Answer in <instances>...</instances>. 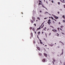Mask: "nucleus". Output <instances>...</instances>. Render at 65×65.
I'll use <instances>...</instances> for the list:
<instances>
[{
  "mask_svg": "<svg viewBox=\"0 0 65 65\" xmlns=\"http://www.w3.org/2000/svg\"><path fill=\"white\" fill-rule=\"evenodd\" d=\"M43 29L44 30H45V31H46V29H45V28H44Z\"/></svg>",
  "mask_w": 65,
  "mask_h": 65,
  "instance_id": "obj_37",
  "label": "nucleus"
},
{
  "mask_svg": "<svg viewBox=\"0 0 65 65\" xmlns=\"http://www.w3.org/2000/svg\"><path fill=\"white\" fill-rule=\"evenodd\" d=\"M39 55H40V56H42V54H41L40 53H39Z\"/></svg>",
  "mask_w": 65,
  "mask_h": 65,
  "instance_id": "obj_11",
  "label": "nucleus"
},
{
  "mask_svg": "<svg viewBox=\"0 0 65 65\" xmlns=\"http://www.w3.org/2000/svg\"><path fill=\"white\" fill-rule=\"evenodd\" d=\"M39 28L40 29H41V27L40 26V27H39Z\"/></svg>",
  "mask_w": 65,
  "mask_h": 65,
  "instance_id": "obj_38",
  "label": "nucleus"
},
{
  "mask_svg": "<svg viewBox=\"0 0 65 65\" xmlns=\"http://www.w3.org/2000/svg\"><path fill=\"white\" fill-rule=\"evenodd\" d=\"M31 37L32 38V32H31Z\"/></svg>",
  "mask_w": 65,
  "mask_h": 65,
  "instance_id": "obj_13",
  "label": "nucleus"
},
{
  "mask_svg": "<svg viewBox=\"0 0 65 65\" xmlns=\"http://www.w3.org/2000/svg\"><path fill=\"white\" fill-rule=\"evenodd\" d=\"M53 60L54 61V62H55L56 60L55 59H53Z\"/></svg>",
  "mask_w": 65,
  "mask_h": 65,
  "instance_id": "obj_9",
  "label": "nucleus"
},
{
  "mask_svg": "<svg viewBox=\"0 0 65 65\" xmlns=\"http://www.w3.org/2000/svg\"><path fill=\"white\" fill-rule=\"evenodd\" d=\"M52 30L54 32H55V31L53 29H52Z\"/></svg>",
  "mask_w": 65,
  "mask_h": 65,
  "instance_id": "obj_22",
  "label": "nucleus"
},
{
  "mask_svg": "<svg viewBox=\"0 0 65 65\" xmlns=\"http://www.w3.org/2000/svg\"><path fill=\"white\" fill-rule=\"evenodd\" d=\"M49 23H51V22H50V21H48V22Z\"/></svg>",
  "mask_w": 65,
  "mask_h": 65,
  "instance_id": "obj_43",
  "label": "nucleus"
},
{
  "mask_svg": "<svg viewBox=\"0 0 65 65\" xmlns=\"http://www.w3.org/2000/svg\"><path fill=\"white\" fill-rule=\"evenodd\" d=\"M60 43H62V42H61V41H59V43H60Z\"/></svg>",
  "mask_w": 65,
  "mask_h": 65,
  "instance_id": "obj_50",
  "label": "nucleus"
},
{
  "mask_svg": "<svg viewBox=\"0 0 65 65\" xmlns=\"http://www.w3.org/2000/svg\"><path fill=\"white\" fill-rule=\"evenodd\" d=\"M46 8V9H47V10H48V9H47V8Z\"/></svg>",
  "mask_w": 65,
  "mask_h": 65,
  "instance_id": "obj_61",
  "label": "nucleus"
},
{
  "mask_svg": "<svg viewBox=\"0 0 65 65\" xmlns=\"http://www.w3.org/2000/svg\"><path fill=\"white\" fill-rule=\"evenodd\" d=\"M54 30H55V32H57V30H55V29H54Z\"/></svg>",
  "mask_w": 65,
  "mask_h": 65,
  "instance_id": "obj_27",
  "label": "nucleus"
},
{
  "mask_svg": "<svg viewBox=\"0 0 65 65\" xmlns=\"http://www.w3.org/2000/svg\"><path fill=\"white\" fill-rule=\"evenodd\" d=\"M30 22L31 23H34V21L32 20H30Z\"/></svg>",
  "mask_w": 65,
  "mask_h": 65,
  "instance_id": "obj_7",
  "label": "nucleus"
},
{
  "mask_svg": "<svg viewBox=\"0 0 65 65\" xmlns=\"http://www.w3.org/2000/svg\"><path fill=\"white\" fill-rule=\"evenodd\" d=\"M45 46H47V45H45Z\"/></svg>",
  "mask_w": 65,
  "mask_h": 65,
  "instance_id": "obj_62",
  "label": "nucleus"
},
{
  "mask_svg": "<svg viewBox=\"0 0 65 65\" xmlns=\"http://www.w3.org/2000/svg\"><path fill=\"white\" fill-rule=\"evenodd\" d=\"M39 4L38 5L39 6V5H41L42 4H41L40 3H39Z\"/></svg>",
  "mask_w": 65,
  "mask_h": 65,
  "instance_id": "obj_17",
  "label": "nucleus"
},
{
  "mask_svg": "<svg viewBox=\"0 0 65 65\" xmlns=\"http://www.w3.org/2000/svg\"><path fill=\"white\" fill-rule=\"evenodd\" d=\"M61 2H62V3H65V2L64 1V0H63V1H61Z\"/></svg>",
  "mask_w": 65,
  "mask_h": 65,
  "instance_id": "obj_5",
  "label": "nucleus"
},
{
  "mask_svg": "<svg viewBox=\"0 0 65 65\" xmlns=\"http://www.w3.org/2000/svg\"><path fill=\"white\" fill-rule=\"evenodd\" d=\"M59 24H60V22H59Z\"/></svg>",
  "mask_w": 65,
  "mask_h": 65,
  "instance_id": "obj_57",
  "label": "nucleus"
},
{
  "mask_svg": "<svg viewBox=\"0 0 65 65\" xmlns=\"http://www.w3.org/2000/svg\"><path fill=\"white\" fill-rule=\"evenodd\" d=\"M34 25H35V26H36V24H34Z\"/></svg>",
  "mask_w": 65,
  "mask_h": 65,
  "instance_id": "obj_30",
  "label": "nucleus"
},
{
  "mask_svg": "<svg viewBox=\"0 0 65 65\" xmlns=\"http://www.w3.org/2000/svg\"><path fill=\"white\" fill-rule=\"evenodd\" d=\"M42 61H43V62H44L45 61V59H43Z\"/></svg>",
  "mask_w": 65,
  "mask_h": 65,
  "instance_id": "obj_8",
  "label": "nucleus"
},
{
  "mask_svg": "<svg viewBox=\"0 0 65 65\" xmlns=\"http://www.w3.org/2000/svg\"><path fill=\"white\" fill-rule=\"evenodd\" d=\"M48 22L51 21V20L50 19H49L48 21Z\"/></svg>",
  "mask_w": 65,
  "mask_h": 65,
  "instance_id": "obj_26",
  "label": "nucleus"
},
{
  "mask_svg": "<svg viewBox=\"0 0 65 65\" xmlns=\"http://www.w3.org/2000/svg\"><path fill=\"white\" fill-rule=\"evenodd\" d=\"M37 38L38 39H39V38L38 37V35H37Z\"/></svg>",
  "mask_w": 65,
  "mask_h": 65,
  "instance_id": "obj_35",
  "label": "nucleus"
},
{
  "mask_svg": "<svg viewBox=\"0 0 65 65\" xmlns=\"http://www.w3.org/2000/svg\"><path fill=\"white\" fill-rule=\"evenodd\" d=\"M44 23L43 22V23H42V24L41 25V26H42V25L43 24V23Z\"/></svg>",
  "mask_w": 65,
  "mask_h": 65,
  "instance_id": "obj_28",
  "label": "nucleus"
},
{
  "mask_svg": "<svg viewBox=\"0 0 65 65\" xmlns=\"http://www.w3.org/2000/svg\"><path fill=\"white\" fill-rule=\"evenodd\" d=\"M41 2H42V1H39V2H40V3H41Z\"/></svg>",
  "mask_w": 65,
  "mask_h": 65,
  "instance_id": "obj_44",
  "label": "nucleus"
},
{
  "mask_svg": "<svg viewBox=\"0 0 65 65\" xmlns=\"http://www.w3.org/2000/svg\"><path fill=\"white\" fill-rule=\"evenodd\" d=\"M62 43L63 45H64V44L63 43Z\"/></svg>",
  "mask_w": 65,
  "mask_h": 65,
  "instance_id": "obj_34",
  "label": "nucleus"
},
{
  "mask_svg": "<svg viewBox=\"0 0 65 65\" xmlns=\"http://www.w3.org/2000/svg\"><path fill=\"white\" fill-rule=\"evenodd\" d=\"M46 3H47V4H48V2L47 1H46Z\"/></svg>",
  "mask_w": 65,
  "mask_h": 65,
  "instance_id": "obj_54",
  "label": "nucleus"
},
{
  "mask_svg": "<svg viewBox=\"0 0 65 65\" xmlns=\"http://www.w3.org/2000/svg\"><path fill=\"white\" fill-rule=\"evenodd\" d=\"M43 31H42V34H43Z\"/></svg>",
  "mask_w": 65,
  "mask_h": 65,
  "instance_id": "obj_51",
  "label": "nucleus"
},
{
  "mask_svg": "<svg viewBox=\"0 0 65 65\" xmlns=\"http://www.w3.org/2000/svg\"><path fill=\"white\" fill-rule=\"evenodd\" d=\"M53 15L54 16V17L56 19H58V17H56V16L55 15Z\"/></svg>",
  "mask_w": 65,
  "mask_h": 65,
  "instance_id": "obj_1",
  "label": "nucleus"
},
{
  "mask_svg": "<svg viewBox=\"0 0 65 65\" xmlns=\"http://www.w3.org/2000/svg\"><path fill=\"white\" fill-rule=\"evenodd\" d=\"M51 2H52V3H54V1H51Z\"/></svg>",
  "mask_w": 65,
  "mask_h": 65,
  "instance_id": "obj_31",
  "label": "nucleus"
},
{
  "mask_svg": "<svg viewBox=\"0 0 65 65\" xmlns=\"http://www.w3.org/2000/svg\"><path fill=\"white\" fill-rule=\"evenodd\" d=\"M30 30H31L32 29V27H30Z\"/></svg>",
  "mask_w": 65,
  "mask_h": 65,
  "instance_id": "obj_23",
  "label": "nucleus"
},
{
  "mask_svg": "<svg viewBox=\"0 0 65 65\" xmlns=\"http://www.w3.org/2000/svg\"><path fill=\"white\" fill-rule=\"evenodd\" d=\"M58 30H59V28H58Z\"/></svg>",
  "mask_w": 65,
  "mask_h": 65,
  "instance_id": "obj_52",
  "label": "nucleus"
},
{
  "mask_svg": "<svg viewBox=\"0 0 65 65\" xmlns=\"http://www.w3.org/2000/svg\"><path fill=\"white\" fill-rule=\"evenodd\" d=\"M58 14H59V12H58Z\"/></svg>",
  "mask_w": 65,
  "mask_h": 65,
  "instance_id": "obj_39",
  "label": "nucleus"
},
{
  "mask_svg": "<svg viewBox=\"0 0 65 65\" xmlns=\"http://www.w3.org/2000/svg\"><path fill=\"white\" fill-rule=\"evenodd\" d=\"M60 1L61 2V1H62L61 0H60Z\"/></svg>",
  "mask_w": 65,
  "mask_h": 65,
  "instance_id": "obj_64",
  "label": "nucleus"
},
{
  "mask_svg": "<svg viewBox=\"0 0 65 65\" xmlns=\"http://www.w3.org/2000/svg\"><path fill=\"white\" fill-rule=\"evenodd\" d=\"M44 56H45V57H47V54H45V53H44Z\"/></svg>",
  "mask_w": 65,
  "mask_h": 65,
  "instance_id": "obj_3",
  "label": "nucleus"
},
{
  "mask_svg": "<svg viewBox=\"0 0 65 65\" xmlns=\"http://www.w3.org/2000/svg\"><path fill=\"white\" fill-rule=\"evenodd\" d=\"M40 42H42V40H40Z\"/></svg>",
  "mask_w": 65,
  "mask_h": 65,
  "instance_id": "obj_36",
  "label": "nucleus"
},
{
  "mask_svg": "<svg viewBox=\"0 0 65 65\" xmlns=\"http://www.w3.org/2000/svg\"><path fill=\"white\" fill-rule=\"evenodd\" d=\"M63 49L62 50V54H61V55H63Z\"/></svg>",
  "mask_w": 65,
  "mask_h": 65,
  "instance_id": "obj_6",
  "label": "nucleus"
},
{
  "mask_svg": "<svg viewBox=\"0 0 65 65\" xmlns=\"http://www.w3.org/2000/svg\"><path fill=\"white\" fill-rule=\"evenodd\" d=\"M61 33H62V34H63V35H64V33H63V32H61Z\"/></svg>",
  "mask_w": 65,
  "mask_h": 65,
  "instance_id": "obj_45",
  "label": "nucleus"
},
{
  "mask_svg": "<svg viewBox=\"0 0 65 65\" xmlns=\"http://www.w3.org/2000/svg\"><path fill=\"white\" fill-rule=\"evenodd\" d=\"M51 46H53L52 45H51Z\"/></svg>",
  "mask_w": 65,
  "mask_h": 65,
  "instance_id": "obj_59",
  "label": "nucleus"
},
{
  "mask_svg": "<svg viewBox=\"0 0 65 65\" xmlns=\"http://www.w3.org/2000/svg\"><path fill=\"white\" fill-rule=\"evenodd\" d=\"M47 23L49 25H50V23L49 22H47Z\"/></svg>",
  "mask_w": 65,
  "mask_h": 65,
  "instance_id": "obj_20",
  "label": "nucleus"
},
{
  "mask_svg": "<svg viewBox=\"0 0 65 65\" xmlns=\"http://www.w3.org/2000/svg\"><path fill=\"white\" fill-rule=\"evenodd\" d=\"M32 30L34 31H35V28H33L32 29Z\"/></svg>",
  "mask_w": 65,
  "mask_h": 65,
  "instance_id": "obj_10",
  "label": "nucleus"
},
{
  "mask_svg": "<svg viewBox=\"0 0 65 65\" xmlns=\"http://www.w3.org/2000/svg\"><path fill=\"white\" fill-rule=\"evenodd\" d=\"M40 31H39V32H38V34H40Z\"/></svg>",
  "mask_w": 65,
  "mask_h": 65,
  "instance_id": "obj_24",
  "label": "nucleus"
},
{
  "mask_svg": "<svg viewBox=\"0 0 65 65\" xmlns=\"http://www.w3.org/2000/svg\"><path fill=\"white\" fill-rule=\"evenodd\" d=\"M42 12V11L41 10H40V13L41 12Z\"/></svg>",
  "mask_w": 65,
  "mask_h": 65,
  "instance_id": "obj_42",
  "label": "nucleus"
},
{
  "mask_svg": "<svg viewBox=\"0 0 65 65\" xmlns=\"http://www.w3.org/2000/svg\"><path fill=\"white\" fill-rule=\"evenodd\" d=\"M45 29H46V27H45Z\"/></svg>",
  "mask_w": 65,
  "mask_h": 65,
  "instance_id": "obj_60",
  "label": "nucleus"
},
{
  "mask_svg": "<svg viewBox=\"0 0 65 65\" xmlns=\"http://www.w3.org/2000/svg\"><path fill=\"white\" fill-rule=\"evenodd\" d=\"M64 16V15H63V18H65V16Z\"/></svg>",
  "mask_w": 65,
  "mask_h": 65,
  "instance_id": "obj_29",
  "label": "nucleus"
},
{
  "mask_svg": "<svg viewBox=\"0 0 65 65\" xmlns=\"http://www.w3.org/2000/svg\"><path fill=\"white\" fill-rule=\"evenodd\" d=\"M40 43L41 44H43V43L42 42H40Z\"/></svg>",
  "mask_w": 65,
  "mask_h": 65,
  "instance_id": "obj_16",
  "label": "nucleus"
},
{
  "mask_svg": "<svg viewBox=\"0 0 65 65\" xmlns=\"http://www.w3.org/2000/svg\"><path fill=\"white\" fill-rule=\"evenodd\" d=\"M56 35L57 36H59V34H58V33H57Z\"/></svg>",
  "mask_w": 65,
  "mask_h": 65,
  "instance_id": "obj_14",
  "label": "nucleus"
},
{
  "mask_svg": "<svg viewBox=\"0 0 65 65\" xmlns=\"http://www.w3.org/2000/svg\"><path fill=\"white\" fill-rule=\"evenodd\" d=\"M52 63H53L54 65V61H52Z\"/></svg>",
  "mask_w": 65,
  "mask_h": 65,
  "instance_id": "obj_25",
  "label": "nucleus"
},
{
  "mask_svg": "<svg viewBox=\"0 0 65 65\" xmlns=\"http://www.w3.org/2000/svg\"><path fill=\"white\" fill-rule=\"evenodd\" d=\"M63 6H64V8H65V5H63Z\"/></svg>",
  "mask_w": 65,
  "mask_h": 65,
  "instance_id": "obj_32",
  "label": "nucleus"
},
{
  "mask_svg": "<svg viewBox=\"0 0 65 65\" xmlns=\"http://www.w3.org/2000/svg\"><path fill=\"white\" fill-rule=\"evenodd\" d=\"M51 34V33H50L49 35H50Z\"/></svg>",
  "mask_w": 65,
  "mask_h": 65,
  "instance_id": "obj_53",
  "label": "nucleus"
},
{
  "mask_svg": "<svg viewBox=\"0 0 65 65\" xmlns=\"http://www.w3.org/2000/svg\"><path fill=\"white\" fill-rule=\"evenodd\" d=\"M60 47L59 46H58L57 47H58V48H59Z\"/></svg>",
  "mask_w": 65,
  "mask_h": 65,
  "instance_id": "obj_63",
  "label": "nucleus"
},
{
  "mask_svg": "<svg viewBox=\"0 0 65 65\" xmlns=\"http://www.w3.org/2000/svg\"><path fill=\"white\" fill-rule=\"evenodd\" d=\"M54 21H56V20L55 19H54Z\"/></svg>",
  "mask_w": 65,
  "mask_h": 65,
  "instance_id": "obj_47",
  "label": "nucleus"
},
{
  "mask_svg": "<svg viewBox=\"0 0 65 65\" xmlns=\"http://www.w3.org/2000/svg\"><path fill=\"white\" fill-rule=\"evenodd\" d=\"M63 22H65V21L64 20H63Z\"/></svg>",
  "mask_w": 65,
  "mask_h": 65,
  "instance_id": "obj_41",
  "label": "nucleus"
},
{
  "mask_svg": "<svg viewBox=\"0 0 65 65\" xmlns=\"http://www.w3.org/2000/svg\"><path fill=\"white\" fill-rule=\"evenodd\" d=\"M58 5H60V3L59 2H58Z\"/></svg>",
  "mask_w": 65,
  "mask_h": 65,
  "instance_id": "obj_18",
  "label": "nucleus"
},
{
  "mask_svg": "<svg viewBox=\"0 0 65 65\" xmlns=\"http://www.w3.org/2000/svg\"><path fill=\"white\" fill-rule=\"evenodd\" d=\"M51 19H53V20H54V18H53L52 17H51Z\"/></svg>",
  "mask_w": 65,
  "mask_h": 65,
  "instance_id": "obj_21",
  "label": "nucleus"
},
{
  "mask_svg": "<svg viewBox=\"0 0 65 65\" xmlns=\"http://www.w3.org/2000/svg\"><path fill=\"white\" fill-rule=\"evenodd\" d=\"M45 35H46V37H47V34H45Z\"/></svg>",
  "mask_w": 65,
  "mask_h": 65,
  "instance_id": "obj_48",
  "label": "nucleus"
},
{
  "mask_svg": "<svg viewBox=\"0 0 65 65\" xmlns=\"http://www.w3.org/2000/svg\"><path fill=\"white\" fill-rule=\"evenodd\" d=\"M44 26V25H42V26H41V28H42Z\"/></svg>",
  "mask_w": 65,
  "mask_h": 65,
  "instance_id": "obj_12",
  "label": "nucleus"
},
{
  "mask_svg": "<svg viewBox=\"0 0 65 65\" xmlns=\"http://www.w3.org/2000/svg\"><path fill=\"white\" fill-rule=\"evenodd\" d=\"M35 34H36V32L35 31Z\"/></svg>",
  "mask_w": 65,
  "mask_h": 65,
  "instance_id": "obj_56",
  "label": "nucleus"
},
{
  "mask_svg": "<svg viewBox=\"0 0 65 65\" xmlns=\"http://www.w3.org/2000/svg\"><path fill=\"white\" fill-rule=\"evenodd\" d=\"M47 19V18H44V19Z\"/></svg>",
  "mask_w": 65,
  "mask_h": 65,
  "instance_id": "obj_33",
  "label": "nucleus"
},
{
  "mask_svg": "<svg viewBox=\"0 0 65 65\" xmlns=\"http://www.w3.org/2000/svg\"><path fill=\"white\" fill-rule=\"evenodd\" d=\"M37 49L38 50H39V51H40V48L39 47H37Z\"/></svg>",
  "mask_w": 65,
  "mask_h": 65,
  "instance_id": "obj_4",
  "label": "nucleus"
},
{
  "mask_svg": "<svg viewBox=\"0 0 65 65\" xmlns=\"http://www.w3.org/2000/svg\"><path fill=\"white\" fill-rule=\"evenodd\" d=\"M35 41H34V43L35 44Z\"/></svg>",
  "mask_w": 65,
  "mask_h": 65,
  "instance_id": "obj_49",
  "label": "nucleus"
},
{
  "mask_svg": "<svg viewBox=\"0 0 65 65\" xmlns=\"http://www.w3.org/2000/svg\"><path fill=\"white\" fill-rule=\"evenodd\" d=\"M40 29L39 28H37V30H36L37 31V30H39V29Z\"/></svg>",
  "mask_w": 65,
  "mask_h": 65,
  "instance_id": "obj_19",
  "label": "nucleus"
},
{
  "mask_svg": "<svg viewBox=\"0 0 65 65\" xmlns=\"http://www.w3.org/2000/svg\"><path fill=\"white\" fill-rule=\"evenodd\" d=\"M22 13V14H23V12H22V13Z\"/></svg>",
  "mask_w": 65,
  "mask_h": 65,
  "instance_id": "obj_58",
  "label": "nucleus"
},
{
  "mask_svg": "<svg viewBox=\"0 0 65 65\" xmlns=\"http://www.w3.org/2000/svg\"><path fill=\"white\" fill-rule=\"evenodd\" d=\"M60 29L62 31V30L60 28Z\"/></svg>",
  "mask_w": 65,
  "mask_h": 65,
  "instance_id": "obj_46",
  "label": "nucleus"
},
{
  "mask_svg": "<svg viewBox=\"0 0 65 65\" xmlns=\"http://www.w3.org/2000/svg\"><path fill=\"white\" fill-rule=\"evenodd\" d=\"M52 45L54 46V44H52V45Z\"/></svg>",
  "mask_w": 65,
  "mask_h": 65,
  "instance_id": "obj_55",
  "label": "nucleus"
},
{
  "mask_svg": "<svg viewBox=\"0 0 65 65\" xmlns=\"http://www.w3.org/2000/svg\"><path fill=\"white\" fill-rule=\"evenodd\" d=\"M53 22L54 24V23H55V22H54V21H53Z\"/></svg>",
  "mask_w": 65,
  "mask_h": 65,
  "instance_id": "obj_40",
  "label": "nucleus"
},
{
  "mask_svg": "<svg viewBox=\"0 0 65 65\" xmlns=\"http://www.w3.org/2000/svg\"><path fill=\"white\" fill-rule=\"evenodd\" d=\"M37 19L38 20H40V19L39 17H37Z\"/></svg>",
  "mask_w": 65,
  "mask_h": 65,
  "instance_id": "obj_15",
  "label": "nucleus"
},
{
  "mask_svg": "<svg viewBox=\"0 0 65 65\" xmlns=\"http://www.w3.org/2000/svg\"><path fill=\"white\" fill-rule=\"evenodd\" d=\"M32 19L34 21H35V18L33 17H32Z\"/></svg>",
  "mask_w": 65,
  "mask_h": 65,
  "instance_id": "obj_2",
  "label": "nucleus"
}]
</instances>
